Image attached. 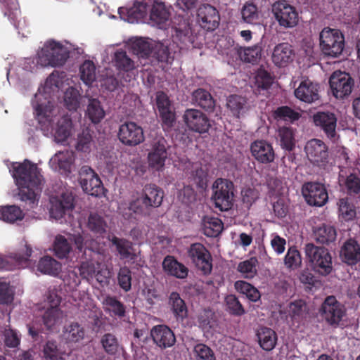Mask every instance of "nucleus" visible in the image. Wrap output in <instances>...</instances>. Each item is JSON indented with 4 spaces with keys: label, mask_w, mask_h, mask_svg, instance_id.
Masks as SVG:
<instances>
[{
    "label": "nucleus",
    "mask_w": 360,
    "mask_h": 360,
    "mask_svg": "<svg viewBox=\"0 0 360 360\" xmlns=\"http://www.w3.org/2000/svg\"><path fill=\"white\" fill-rule=\"evenodd\" d=\"M12 176L18 187L20 199L34 205L37 193L41 191L43 181L37 165L28 160L22 163H13Z\"/></svg>",
    "instance_id": "f257e3e1"
},
{
    "label": "nucleus",
    "mask_w": 360,
    "mask_h": 360,
    "mask_svg": "<svg viewBox=\"0 0 360 360\" xmlns=\"http://www.w3.org/2000/svg\"><path fill=\"white\" fill-rule=\"evenodd\" d=\"M36 118L41 128L44 131H53L55 129V138L58 141H65L70 135L72 121L66 116L62 117L58 120L56 127H54L53 105L51 102L46 103L37 102L33 103Z\"/></svg>",
    "instance_id": "f03ea898"
},
{
    "label": "nucleus",
    "mask_w": 360,
    "mask_h": 360,
    "mask_svg": "<svg viewBox=\"0 0 360 360\" xmlns=\"http://www.w3.org/2000/svg\"><path fill=\"white\" fill-rule=\"evenodd\" d=\"M163 190L153 184L145 185L140 196L132 200L128 209L134 213L140 215H148L152 208L159 207L164 198Z\"/></svg>",
    "instance_id": "7ed1b4c3"
},
{
    "label": "nucleus",
    "mask_w": 360,
    "mask_h": 360,
    "mask_svg": "<svg viewBox=\"0 0 360 360\" xmlns=\"http://www.w3.org/2000/svg\"><path fill=\"white\" fill-rule=\"evenodd\" d=\"M70 57L68 47L54 40L46 41L42 48L37 63L41 66L60 67Z\"/></svg>",
    "instance_id": "20e7f679"
},
{
    "label": "nucleus",
    "mask_w": 360,
    "mask_h": 360,
    "mask_svg": "<svg viewBox=\"0 0 360 360\" xmlns=\"http://www.w3.org/2000/svg\"><path fill=\"white\" fill-rule=\"evenodd\" d=\"M211 200L220 211L231 209L234 201V185L232 181L222 178L217 179L212 186Z\"/></svg>",
    "instance_id": "39448f33"
},
{
    "label": "nucleus",
    "mask_w": 360,
    "mask_h": 360,
    "mask_svg": "<svg viewBox=\"0 0 360 360\" xmlns=\"http://www.w3.org/2000/svg\"><path fill=\"white\" fill-rule=\"evenodd\" d=\"M304 252L307 259L316 271L322 275H328L331 272L332 259L327 249L309 243L304 245Z\"/></svg>",
    "instance_id": "423d86ee"
},
{
    "label": "nucleus",
    "mask_w": 360,
    "mask_h": 360,
    "mask_svg": "<svg viewBox=\"0 0 360 360\" xmlns=\"http://www.w3.org/2000/svg\"><path fill=\"white\" fill-rule=\"evenodd\" d=\"M319 38L320 46L325 55L337 58L342 54L345 48V37L339 30L324 28Z\"/></svg>",
    "instance_id": "0eeeda50"
},
{
    "label": "nucleus",
    "mask_w": 360,
    "mask_h": 360,
    "mask_svg": "<svg viewBox=\"0 0 360 360\" xmlns=\"http://www.w3.org/2000/svg\"><path fill=\"white\" fill-rule=\"evenodd\" d=\"M155 105L163 131L165 132L171 131L176 119L169 97L162 91H157L155 94Z\"/></svg>",
    "instance_id": "6e6552de"
},
{
    "label": "nucleus",
    "mask_w": 360,
    "mask_h": 360,
    "mask_svg": "<svg viewBox=\"0 0 360 360\" xmlns=\"http://www.w3.org/2000/svg\"><path fill=\"white\" fill-rule=\"evenodd\" d=\"M79 182L83 191L93 196L103 193L104 187L98 174L89 166H82L79 172Z\"/></svg>",
    "instance_id": "1a4fd4ad"
},
{
    "label": "nucleus",
    "mask_w": 360,
    "mask_h": 360,
    "mask_svg": "<svg viewBox=\"0 0 360 360\" xmlns=\"http://www.w3.org/2000/svg\"><path fill=\"white\" fill-rule=\"evenodd\" d=\"M320 313L330 326H338L345 315V306L335 297L328 296L321 305Z\"/></svg>",
    "instance_id": "9d476101"
},
{
    "label": "nucleus",
    "mask_w": 360,
    "mask_h": 360,
    "mask_svg": "<svg viewBox=\"0 0 360 360\" xmlns=\"http://www.w3.org/2000/svg\"><path fill=\"white\" fill-rule=\"evenodd\" d=\"M272 13L279 25L284 28L294 27L298 22V13L286 1H277L272 6Z\"/></svg>",
    "instance_id": "9b49d317"
},
{
    "label": "nucleus",
    "mask_w": 360,
    "mask_h": 360,
    "mask_svg": "<svg viewBox=\"0 0 360 360\" xmlns=\"http://www.w3.org/2000/svg\"><path fill=\"white\" fill-rule=\"evenodd\" d=\"M117 137L122 144L127 146H137L145 139L142 127L134 122L130 121L120 125Z\"/></svg>",
    "instance_id": "f8f14e48"
},
{
    "label": "nucleus",
    "mask_w": 360,
    "mask_h": 360,
    "mask_svg": "<svg viewBox=\"0 0 360 360\" xmlns=\"http://www.w3.org/2000/svg\"><path fill=\"white\" fill-rule=\"evenodd\" d=\"M302 193L307 204L311 206L321 207L328 199L324 185L319 182H307L302 187Z\"/></svg>",
    "instance_id": "ddd939ff"
},
{
    "label": "nucleus",
    "mask_w": 360,
    "mask_h": 360,
    "mask_svg": "<svg viewBox=\"0 0 360 360\" xmlns=\"http://www.w3.org/2000/svg\"><path fill=\"white\" fill-rule=\"evenodd\" d=\"M333 95L336 98H344L348 96L352 91L354 80L351 76L342 71L334 72L329 79Z\"/></svg>",
    "instance_id": "4468645a"
},
{
    "label": "nucleus",
    "mask_w": 360,
    "mask_h": 360,
    "mask_svg": "<svg viewBox=\"0 0 360 360\" xmlns=\"http://www.w3.org/2000/svg\"><path fill=\"white\" fill-rule=\"evenodd\" d=\"M50 202V214L56 219H61L65 215H70L75 207V198L72 193L68 191L51 198Z\"/></svg>",
    "instance_id": "2eb2a0df"
},
{
    "label": "nucleus",
    "mask_w": 360,
    "mask_h": 360,
    "mask_svg": "<svg viewBox=\"0 0 360 360\" xmlns=\"http://www.w3.org/2000/svg\"><path fill=\"white\" fill-rule=\"evenodd\" d=\"M153 1L154 0L136 1L133 6L129 8H120L119 14L122 18H124L129 22H137L147 17L148 11L150 12Z\"/></svg>",
    "instance_id": "dca6fc26"
},
{
    "label": "nucleus",
    "mask_w": 360,
    "mask_h": 360,
    "mask_svg": "<svg viewBox=\"0 0 360 360\" xmlns=\"http://www.w3.org/2000/svg\"><path fill=\"white\" fill-rule=\"evenodd\" d=\"M315 125L319 127L330 140L335 141L338 135L336 132L337 117L329 111L317 112L313 115Z\"/></svg>",
    "instance_id": "f3484780"
},
{
    "label": "nucleus",
    "mask_w": 360,
    "mask_h": 360,
    "mask_svg": "<svg viewBox=\"0 0 360 360\" xmlns=\"http://www.w3.org/2000/svg\"><path fill=\"white\" fill-rule=\"evenodd\" d=\"M304 150L307 158L314 164L321 166L327 162L328 148L321 140L317 139L309 140L307 143Z\"/></svg>",
    "instance_id": "a211bd4d"
},
{
    "label": "nucleus",
    "mask_w": 360,
    "mask_h": 360,
    "mask_svg": "<svg viewBox=\"0 0 360 360\" xmlns=\"http://www.w3.org/2000/svg\"><path fill=\"white\" fill-rule=\"evenodd\" d=\"M151 338L161 349L172 347L176 342L174 332L166 325H157L150 330Z\"/></svg>",
    "instance_id": "6ab92c4d"
},
{
    "label": "nucleus",
    "mask_w": 360,
    "mask_h": 360,
    "mask_svg": "<svg viewBox=\"0 0 360 360\" xmlns=\"http://www.w3.org/2000/svg\"><path fill=\"white\" fill-rule=\"evenodd\" d=\"M250 152L254 158L262 164L274 162L275 153L271 143L264 140L255 141L250 145Z\"/></svg>",
    "instance_id": "aec40b11"
},
{
    "label": "nucleus",
    "mask_w": 360,
    "mask_h": 360,
    "mask_svg": "<svg viewBox=\"0 0 360 360\" xmlns=\"http://www.w3.org/2000/svg\"><path fill=\"white\" fill-rule=\"evenodd\" d=\"M167 158L166 141L164 138H161L154 143L153 150L148 154L150 167L156 171L162 170L165 167Z\"/></svg>",
    "instance_id": "412c9836"
},
{
    "label": "nucleus",
    "mask_w": 360,
    "mask_h": 360,
    "mask_svg": "<svg viewBox=\"0 0 360 360\" xmlns=\"http://www.w3.org/2000/svg\"><path fill=\"white\" fill-rule=\"evenodd\" d=\"M295 96L299 100L311 103L319 100V85L309 79L302 80L295 90Z\"/></svg>",
    "instance_id": "4be33fe9"
},
{
    "label": "nucleus",
    "mask_w": 360,
    "mask_h": 360,
    "mask_svg": "<svg viewBox=\"0 0 360 360\" xmlns=\"http://www.w3.org/2000/svg\"><path fill=\"white\" fill-rule=\"evenodd\" d=\"M340 256L345 263L354 265L360 261V245L353 238L347 240L341 247Z\"/></svg>",
    "instance_id": "5701e85b"
},
{
    "label": "nucleus",
    "mask_w": 360,
    "mask_h": 360,
    "mask_svg": "<svg viewBox=\"0 0 360 360\" xmlns=\"http://www.w3.org/2000/svg\"><path fill=\"white\" fill-rule=\"evenodd\" d=\"M86 333V329L82 324L72 321L64 326L63 337L68 344L79 343L85 338Z\"/></svg>",
    "instance_id": "b1692460"
},
{
    "label": "nucleus",
    "mask_w": 360,
    "mask_h": 360,
    "mask_svg": "<svg viewBox=\"0 0 360 360\" xmlns=\"http://www.w3.org/2000/svg\"><path fill=\"white\" fill-rule=\"evenodd\" d=\"M162 265L163 271L169 276L180 279L185 278L188 276V268L172 255H167Z\"/></svg>",
    "instance_id": "393cba45"
},
{
    "label": "nucleus",
    "mask_w": 360,
    "mask_h": 360,
    "mask_svg": "<svg viewBox=\"0 0 360 360\" xmlns=\"http://www.w3.org/2000/svg\"><path fill=\"white\" fill-rule=\"evenodd\" d=\"M108 238L111 242L112 245L115 247L121 259H135L136 255L134 252L133 244L131 241L125 238H118L114 235L108 236Z\"/></svg>",
    "instance_id": "a878e982"
},
{
    "label": "nucleus",
    "mask_w": 360,
    "mask_h": 360,
    "mask_svg": "<svg viewBox=\"0 0 360 360\" xmlns=\"http://www.w3.org/2000/svg\"><path fill=\"white\" fill-rule=\"evenodd\" d=\"M292 54L293 50L288 43L278 44L273 50L272 61L277 66H285L292 60Z\"/></svg>",
    "instance_id": "bb28decb"
},
{
    "label": "nucleus",
    "mask_w": 360,
    "mask_h": 360,
    "mask_svg": "<svg viewBox=\"0 0 360 360\" xmlns=\"http://www.w3.org/2000/svg\"><path fill=\"white\" fill-rule=\"evenodd\" d=\"M313 233L316 242L326 245L335 241L337 236L334 226L326 224H322L315 227Z\"/></svg>",
    "instance_id": "cd10ccee"
},
{
    "label": "nucleus",
    "mask_w": 360,
    "mask_h": 360,
    "mask_svg": "<svg viewBox=\"0 0 360 360\" xmlns=\"http://www.w3.org/2000/svg\"><path fill=\"white\" fill-rule=\"evenodd\" d=\"M170 13L162 3H158L156 0L153 2L150 13V20L159 27L163 28L169 20Z\"/></svg>",
    "instance_id": "c85d7f7f"
},
{
    "label": "nucleus",
    "mask_w": 360,
    "mask_h": 360,
    "mask_svg": "<svg viewBox=\"0 0 360 360\" xmlns=\"http://www.w3.org/2000/svg\"><path fill=\"white\" fill-rule=\"evenodd\" d=\"M260 347L266 351L272 350L277 342V335L271 328L261 327L257 333Z\"/></svg>",
    "instance_id": "c756f323"
},
{
    "label": "nucleus",
    "mask_w": 360,
    "mask_h": 360,
    "mask_svg": "<svg viewBox=\"0 0 360 360\" xmlns=\"http://www.w3.org/2000/svg\"><path fill=\"white\" fill-rule=\"evenodd\" d=\"M61 264L51 256L41 257L37 264V269L43 274L57 276L61 271Z\"/></svg>",
    "instance_id": "7c9ffc66"
},
{
    "label": "nucleus",
    "mask_w": 360,
    "mask_h": 360,
    "mask_svg": "<svg viewBox=\"0 0 360 360\" xmlns=\"http://www.w3.org/2000/svg\"><path fill=\"white\" fill-rule=\"evenodd\" d=\"M105 311L111 316L122 319L126 315V307L115 296L108 295L103 300Z\"/></svg>",
    "instance_id": "2f4dec72"
},
{
    "label": "nucleus",
    "mask_w": 360,
    "mask_h": 360,
    "mask_svg": "<svg viewBox=\"0 0 360 360\" xmlns=\"http://www.w3.org/2000/svg\"><path fill=\"white\" fill-rule=\"evenodd\" d=\"M65 352L56 340H48L43 345L42 356L44 360H65Z\"/></svg>",
    "instance_id": "473e14b6"
},
{
    "label": "nucleus",
    "mask_w": 360,
    "mask_h": 360,
    "mask_svg": "<svg viewBox=\"0 0 360 360\" xmlns=\"http://www.w3.org/2000/svg\"><path fill=\"white\" fill-rule=\"evenodd\" d=\"M184 120L188 127L194 131L202 133V112L195 109H188L184 115Z\"/></svg>",
    "instance_id": "72a5a7b5"
},
{
    "label": "nucleus",
    "mask_w": 360,
    "mask_h": 360,
    "mask_svg": "<svg viewBox=\"0 0 360 360\" xmlns=\"http://www.w3.org/2000/svg\"><path fill=\"white\" fill-rule=\"evenodd\" d=\"M220 17L217 10L210 6L204 5V30L212 32L219 25Z\"/></svg>",
    "instance_id": "f704fd0d"
},
{
    "label": "nucleus",
    "mask_w": 360,
    "mask_h": 360,
    "mask_svg": "<svg viewBox=\"0 0 360 360\" xmlns=\"http://www.w3.org/2000/svg\"><path fill=\"white\" fill-rule=\"evenodd\" d=\"M226 106L233 115L237 118H239L241 115L248 110L246 99L238 95H231L229 96Z\"/></svg>",
    "instance_id": "c9c22d12"
},
{
    "label": "nucleus",
    "mask_w": 360,
    "mask_h": 360,
    "mask_svg": "<svg viewBox=\"0 0 360 360\" xmlns=\"http://www.w3.org/2000/svg\"><path fill=\"white\" fill-rule=\"evenodd\" d=\"M86 115L94 124L99 123L103 119L105 111L98 99L91 98L89 100Z\"/></svg>",
    "instance_id": "e433bc0d"
},
{
    "label": "nucleus",
    "mask_w": 360,
    "mask_h": 360,
    "mask_svg": "<svg viewBox=\"0 0 360 360\" xmlns=\"http://www.w3.org/2000/svg\"><path fill=\"white\" fill-rule=\"evenodd\" d=\"M87 227L95 235L103 236L106 233L108 225L103 217L91 213L88 218Z\"/></svg>",
    "instance_id": "4c0bfd02"
},
{
    "label": "nucleus",
    "mask_w": 360,
    "mask_h": 360,
    "mask_svg": "<svg viewBox=\"0 0 360 360\" xmlns=\"http://www.w3.org/2000/svg\"><path fill=\"white\" fill-rule=\"evenodd\" d=\"M169 303L172 310L177 321H183L187 316V308L184 301L180 297L179 294L173 292L169 296Z\"/></svg>",
    "instance_id": "58836bf2"
},
{
    "label": "nucleus",
    "mask_w": 360,
    "mask_h": 360,
    "mask_svg": "<svg viewBox=\"0 0 360 360\" xmlns=\"http://www.w3.org/2000/svg\"><path fill=\"white\" fill-rule=\"evenodd\" d=\"M257 259L255 257H252L239 262L237 266V271L243 278L250 279L254 278L257 275Z\"/></svg>",
    "instance_id": "ea45409f"
},
{
    "label": "nucleus",
    "mask_w": 360,
    "mask_h": 360,
    "mask_svg": "<svg viewBox=\"0 0 360 360\" xmlns=\"http://www.w3.org/2000/svg\"><path fill=\"white\" fill-rule=\"evenodd\" d=\"M24 217L22 210L16 205H8L0 209V219L8 223L22 220Z\"/></svg>",
    "instance_id": "a19ab883"
},
{
    "label": "nucleus",
    "mask_w": 360,
    "mask_h": 360,
    "mask_svg": "<svg viewBox=\"0 0 360 360\" xmlns=\"http://www.w3.org/2000/svg\"><path fill=\"white\" fill-rule=\"evenodd\" d=\"M72 250V246L65 236L58 235L53 243V252L59 259L67 258Z\"/></svg>",
    "instance_id": "79ce46f5"
},
{
    "label": "nucleus",
    "mask_w": 360,
    "mask_h": 360,
    "mask_svg": "<svg viewBox=\"0 0 360 360\" xmlns=\"http://www.w3.org/2000/svg\"><path fill=\"white\" fill-rule=\"evenodd\" d=\"M234 287L236 290L245 296L252 302H257L260 299L259 290L250 283L244 281H237Z\"/></svg>",
    "instance_id": "37998d69"
},
{
    "label": "nucleus",
    "mask_w": 360,
    "mask_h": 360,
    "mask_svg": "<svg viewBox=\"0 0 360 360\" xmlns=\"http://www.w3.org/2000/svg\"><path fill=\"white\" fill-rule=\"evenodd\" d=\"M280 145L283 149L290 151L295 148L294 132L292 128L283 127L278 129Z\"/></svg>",
    "instance_id": "c03bdc74"
},
{
    "label": "nucleus",
    "mask_w": 360,
    "mask_h": 360,
    "mask_svg": "<svg viewBox=\"0 0 360 360\" xmlns=\"http://www.w3.org/2000/svg\"><path fill=\"white\" fill-rule=\"evenodd\" d=\"M222 230L223 223L219 219L204 217V235L216 237Z\"/></svg>",
    "instance_id": "a18cd8bd"
},
{
    "label": "nucleus",
    "mask_w": 360,
    "mask_h": 360,
    "mask_svg": "<svg viewBox=\"0 0 360 360\" xmlns=\"http://www.w3.org/2000/svg\"><path fill=\"white\" fill-rule=\"evenodd\" d=\"M133 52L139 58H148L153 52V47L150 42L141 38L136 39L132 43Z\"/></svg>",
    "instance_id": "49530a36"
},
{
    "label": "nucleus",
    "mask_w": 360,
    "mask_h": 360,
    "mask_svg": "<svg viewBox=\"0 0 360 360\" xmlns=\"http://www.w3.org/2000/svg\"><path fill=\"white\" fill-rule=\"evenodd\" d=\"M81 79L87 85L96 80V67L91 60H85L79 68Z\"/></svg>",
    "instance_id": "de8ad7c7"
},
{
    "label": "nucleus",
    "mask_w": 360,
    "mask_h": 360,
    "mask_svg": "<svg viewBox=\"0 0 360 360\" xmlns=\"http://www.w3.org/2000/svg\"><path fill=\"white\" fill-rule=\"evenodd\" d=\"M53 160L58 162V167L65 172H70L71 165L74 161L73 152L66 150L57 153Z\"/></svg>",
    "instance_id": "09e8293b"
},
{
    "label": "nucleus",
    "mask_w": 360,
    "mask_h": 360,
    "mask_svg": "<svg viewBox=\"0 0 360 360\" xmlns=\"http://www.w3.org/2000/svg\"><path fill=\"white\" fill-rule=\"evenodd\" d=\"M101 344L104 351L109 355H115L118 352L120 344L117 337L112 333H105L101 338Z\"/></svg>",
    "instance_id": "8fccbe9b"
},
{
    "label": "nucleus",
    "mask_w": 360,
    "mask_h": 360,
    "mask_svg": "<svg viewBox=\"0 0 360 360\" xmlns=\"http://www.w3.org/2000/svg\"><path fill=\"white\" fill-rule=\"evenodd\" d=\"M62 317V311L59 307H49L44 312L42 319L44 326L51 329Z\"/></svg>",
    "instance_id": "3c124183"
},
{
    "label": "nucleus",
    "mask_w": 360,
    "mask_h": 360,
    "mask_svg": "<svg viewBox=\"0 0 360 360\" xmlns=\"http://www.w3.org/2000/svg\"><path fill=\"white\" fill-rule=\"evenodd\" d=\"M93 142L91 131L89 129H82V132L77 136V142L76 148L82 152H89L91 149Z\"/></svg>",
    "instance_id": "603ef678"
},
{
    "label": "nucleus",
    "mask_w": 360,
    "mask_h": 360,
    "mask_svg": "<svg viewBox=\"0 0 360 360\" xmlns=\"http://www.w3.org/2000/svg\"><path fill=\"white\" fill-rule=\"evenodd\" d=\"M343 184L349 195L360 194V177L357 174L351 173L345 178Z\"/></svg>",
    "instance_id": "864d4df0"
},
{
    "label": "nucleus",
    "mask_w": 360,
    "mask_h": 360,
    "mask_svg": "<svg viewBox=\"0 0 360 360\" xmlns=\"http://www.w3.org/2000/svg\"><path fill=\"white\" fill-rule=\"evenodd\" d=\"M64 102L69 110H76L79 106V94L77 89L69 87L64 95Z\"/></svg>",
    "instance_id": "5fc2aeb1"
},
{
    "label": "nucleus",
    "mask_w": 360,
    "mask_h": 360,
    "mask_svg": "<svg viewBox=\"0 0 360 360\" xmlns=\"http://www.w3.org/2000/svg\"><path fill=\"white\" fill-rule=\"evenodd\" d=\"M284 264L290 269H295L301 265V255L295 247H290L288 250L284 258Z\"/></svg>",
    "instance_id": "6e6d98bb"
},
{
    "label": "nucleus",
    "mask_w": 360,
    "mask_h": 360,
    "mask_svg": "<svg viewBox=\"0 0 360 360\" xmlns=\"http://www.w3.org/2000/svg\"><path fill=\"white\" fill-rule=\"evenodd\" d=\"M115 66L120 70L128 72L134 68L133 60L124 51H117L115 54Z\"/></svg>",
    "instance_id": "4d7b16f0"
},
{
    "label": "nucleus",
    "mask_w": 360,
    "mask_h": 360,
    "mask_svg": "<svg viewBox=\"0 0 360 360\" xmlns=\"http://www.w3.org/2000/svg\"><path fill=\"white\" fill-rule=\"evenodd\" d=\"M338 205L339 207L340 215L344 220L349 221L356 217L354 206L349 203L347 198L340 199Z\"/></svg>",
    "instance_id": "13d9d810"
},
{
    "label": "nucleus",
    "mask_w": 360,
    "mask_h": 360,
    "mask_svg": "<svg viewBox=\"0 0 360 360\" xmlns=\"http://www.w3.org/2000/svg\"><path fill=\"white\" fill-rule=\"evenodd\" d=\"M119 286L125 292L131 288V271L127 266L121 267L117 274Z\"/></svg>",
    "instance_id": "bf43d9fd"
},
{
    "label": "nucleus",
    "mask_w": 360,
    "mask_h": 360,
    "mask_svg": "<svg viewBox=\"0 0 360 360\" xmlns=\"http://www.w3.org/2000/svg\"><path fill=\"white\" fill-rule=\"evenodd\" d=\"M275 117L288 122H293L300 118V113L288 106L278 108L274 112Z\"/></svg>",
    "instance_id": "052dcab7"
},
{
    "label": "nucleus",
    "mask_w": 360,
    "mask_h": 360,
    "mask_svg": "<svg viewBox=\"0 0 360 360\" xmlns=\"http://www.w3.org/2000/svg\"><path fill=\"white\" fill-rule=\"evenodd\" d=\"M225 302L227 310L230 314L236 316H241L245 314V309L236 295H227Z\"/></svg>",
    "instance_id": "680f3d73"
},
{
    "label": "nucleus",
    "mask_w": 360,
    "mask_h": 360,
    "mask_svg": "<svg viewBox=\"0 0 360 360\" xmlns=\"http://www.w3.org/2000/svg\"><path fill=\"white\" fill-rule=\"evenodd\" d=\"M242 201L248 209L259 198V191L255 188H245L241 191Z\"/></svg>",
    "instance_id": "e2e57ef3"
},
{
    "label": "nucleus",
    "mask_w": 360,
    "mask_h": 360,
    "mask_svg": "<svg viewBox=\"0 0 360 360\" xmlns=\"http://www.w3.org/2000/svg\"><path fill=\"white\" fill-rule=\"evenodd\" d=\"M188 256L199 269L202 270V244L195 243L191 245Z\"/></svg>",
    "instance_id": "0e129e2a"
},
{
    "label": "nucleus",
    "mask_w": 360,
    "mask_h": 360,
    "mask_svg": "<svg viewBox=\"0 0 360 360\" xmlns=\"http://www.w3.org/2000/svg\"><path fill=\"white\" fill-rule=\"evenodd\" d=\"M241 13L243 20L247 23H255L259 18L257 8L252 3L245 4L242 8Z\"/></svg>",
    "instance_id": "69168bd1"
},
{
    "label": "nucleus",
    "mask_w": 360,
    "mask_h": 360,
    "mask_svg": "<svg viewBox=\"0 0 360 360\" xmlns=\"http://www.w3.org/2000/svg\"><path fill=\"white\" fill-rule=\"evenodd\" d=\"M262 47L259 45L248 47L240 53L241 59L248 63H255L261 58Z\"/></svg>",
    "instance_id": "338daca9"
},
{
    "label": "nucleus",
    "mask_w": 360,
    "mask_h": 360,
    "mask_svg": "<svg viewBox=\"0 0 360 360\" xmlns=\"http://www.w3.org/2000/svg\"><path fill=\"white\" fill-rule=\"evenodd\" d=\"M170 53L167 46L160 44L157 45L155 49L153 48V52L150 57L155 58L158 62L169 63Z\"/></svg>",
    "instance_id": "774afa93"
}]
</instances>
